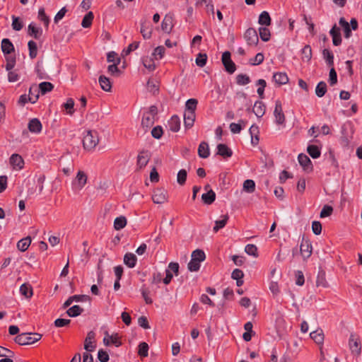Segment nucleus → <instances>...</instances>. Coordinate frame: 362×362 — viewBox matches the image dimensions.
<instances>
[{
	"label": "nucleus",
	"mask_w": 362,
	"mask_h": 362,
	"mask_svg": "<svg viewBox=\"0 0 362 362\" xmlns=\"http://www.w3.org/2000/svg\"><path fill=\"white\" fill-rule=\"evenodd\" d=\"M266 110V106L262 101H256L253 107V112L257 117H262Z\"/></svg>",
	"instance_id": "obj_22"
},
{
	"label": "nucleus",
	"mask_w": 362,
	"mask_h": 362,
	"mask_svg": "<svg viewBox=\"0 0 362 362\" xmlns=\"http://www.w3.org/2000/svg\"><path fill=\"white\" fill-rule=\"evenodd\" d=\"M54 86L50 82H42L39 84V90L42 95L53 90Z\"/></svg>",
	"instance_id": "obj_43"
},
{
	"label": "nucleus",
	"mask_w": 362,
	"mask_h": 362,
	"mask_svg": "<svg viewBox=\"0 0 362 362\" xmlns=\"http://www.w3.org/2000/svg\"><path fill=\"white\" fill-rule=\"evenodd\" d=\"M250 77L246 74H240L236 76V83L240 86H245L250 83Z\"/></svg>",
	"instance_id": "obj_48"
},
{
	"label": "nucleus",
	"mask_w": 362,
	"mask_h": 362,
	"mask_svg": "<svg viewBox=\"0 0 362 362\" xmlns=\"http://www.w3.org/2000/svg\"><path fill=\"white\" fill-rule=\"evenodd\" d=\"M165 47L163 46H158L156 47L153 52V56L157 59H162L165 53Z\"/></svg>",
	"instance_id": "obj_63"
},
{
	"label": "nucleus",
	"mask_w": 362,
	"mask_h": 362,
	"mask_svg": "<svg viewBox=\"0 0 362 362\" xmlns=\"http://www.w3.org/2000/svg\"><path fill=\"white\" fill-rule=\"evenodd\" d=\"M1 51L4 54H10L14 52V46L11 41L8 38H4L1 41Z\"/></svg>",
	"instance_id": "obj_17"
},
{
	"label": "nucleus",
	"mask_w": 362,
	"mask_h": 362,
	"mask_svg": "<svg viewBox=\"0 0 362 362\" xmlns=\"http://www.w3.org/2000/svg\"><path fill=\"white\" fill-rule=\"evenodd\" d=\"M98 358L100 362H107L109 361V355L105 351L100 349L98 352Z\"/></svg>",
	"instance_id": "obj_64"
},
{
	"label": "nucleus",
	"mask_w": 362,
	"mask_h": 362,
	"mask_svg": "<svg viewBox=\"0 0 362 362\" xmlns=\"http://www.w3.org/2000/svg\"><path fill=\"white\" fill-rule=\"evenodd\" d=\"M38 18L43 22L46 28L48 27L49 23V17L45 14V9L44 8H40L38 11Z\"/></svg>",
	"instance_id": "obj_57"
},
{
	"label": "nucleus",
	"mask_w": 362,
	"mask_h": 362,
	"mask_svg": "<svg viewBox=\"0 0 362 362\" xmlns=\"http://www.w3.org/2000/svg\"><path fill=\"white\" fill-rule=\"evenodd\" d=\"M168 127L170 131L177 132L180 129V119L177 115H173L168 121Z\"/></svg>",
	"instance_id": "obj_19"
},
{
	"label": "nucleus",
	"mask_w": 362,
	"mask_h": 362,
	"mask_svg": "<svg viewBox=\"0 0 362 362\" xmlns=\"http://www.w3.org/2000/svg\"><path fill=\"white\" fill-rule=\"evenodd\" d=\"M349 349L353 354L359 356L361 352V346L360 339L354 334H351L349 341Z\"/></svg>",
	"instance_id": "obj_6"
},
{
	"label": "nucleus",
	"mask_w": 362,
	"mask_h": 362,
	"mask_svg": "<svg viewBox=\"0 0 362 362\" xmlns=\"http://www.w3.org/2000/svg\"><path fill=\"white\" fill-rule=\"evenodd\" d=\"M243 189L247 193H252L255 190V182L252 180H246L243 185Z\"/></svg>",
	"instance_id": "obj_35"
},
{
	"label": "nucleus",
	"mask_w": 362,
	"mask_h": 362,
	"mask_svg": "<svg viewBox=\"0 0 362 362\" xmlns=\"http://www.w3.org/2000/svg\"><path fill=\"white\" fill-rule=\"evenodd\" d=\"M10 163L14 168L21 170L23 168L24 161L20 155L14 153L10 158Z\"/></svg>",
	"instance_id": "obj_15"
},
{
	"label": "nucleus",
	"mask_w": 362,
	"mask_h": 362,
	"mask_svg": "<svg viewBox=\"0 0 362 362\" xmlns=\"http://www.w3.org/2000/svg\"><path fill=\"white\" fill-rule=\"evenodd\" d=\"M197 103H198V101L197 99H194V98L188 99L185 103V112H195Z\"/></svg>",
	"instance_id": "obj_33"
},
{
	"label": "nucleus",
	"mask_w": 362,
	"mask_h": 362,
	"mask_svg": "<svg viewBox=\"0 0 362 362\" xmlns=\"http://www.w3.org/2000/svg\"><path fill=\"white\" fill-rule=\"evenodd\" d=\"M258 23L262 25H269L271 24V18L267 11H262L259 16Z\"/></svg>",
	"instance_id": "obj_37"
},
{
	"label": "nucleus",
	"mask_w": 362,
	"mask_h": 362,
	"mask_svg": "<svg viewBox=\"0 0 362 362\" xmlns=\"http://www.w3.org/2000/svg\"><path fill=\"white\" fill-rule=\"evenodd\" d=\"M313 247L311 243L308 240L303 239L300 246V251L304 259H308L312 254Z\"/></svg>",
	"instance_id": "obj_8"
},
{
	"label": "nucleus",
	"mask_w": 362,
	"mask_h": 362,
	"mask_svg": "<svg viewBox=\"0 0 362 362\" xmlns=\"http://www.w3.org/2000/svg\"><path fill=\"white\" fill-rule=\"evenodd\" d=\"M187 175V173L185 170L182 169L179 170L177 175V182H178V184H180V185H184L186 182Z\"/></svg>",
	"instance_id": "obj_58"
},
{
	"label": "nucleus",
	"mask_w": 362,
	"mask_h": 362,
	"mask_svg": "<svg viewBox=\"0 0 362 362\" xmlns=\"http://www.w3.org/2000/svg\"><path fill=\"white\" fill-rule=\"evenodd\" d=\"M142 63H143L144 66H145V68H146L149 71H153L156 68L155 63L153 61V59L151 58H148V57L143 58Z\"/></svg>",
	"instance_id": "obj_59"
},
{
	"label": "nucleus",
	"mask_w": 362,
	"mask_h": 362,
	"mask_svg": "<svg viewBox=\"0 0 362 362\" xmlns=\"http://www.w3.org/2000/svg\"><path fill=\"white\" fill-rule=\"evenodd\" d=\"M346 125H343L341 129V136L340 139L341 145L344 147H347L351 140V135L347 133Z\"/></svg>",
	"instance_id": "obj_18"
},
{
	"label": "nucleus",
	"mask_w": 362,
	"mask_h": 362,
	"mask_svg": "<svg viewBox=\"0 0 362 362\" xmlns=\"http://www.w3.org/2000/svg\"><path fill=\"white\" fill-rule=\"evenodd\" d=\"M244 38L250 46H255L259 42V37L255 29L250 28L246 30Z\"/></svg>",
	"instance_id": "obj_2"
},
{
	"label": "nucleus",
	"mask_w": 362,
	"mask_h": 362,
	"mask_svg": "<svg viewBox=\"0 0 362 362\" xmlns=\"http://www.w3.org/2000/svg\"><path fill=\"white\" fill-rule=\"evenodd\" d=\"M245 126V122L240 120L239 123H231L230 124V129L233 134H238L240 132L243 127Z\"/></svg>",
	"instance_id": "obj_46"
},
{
	"label": "nucleus",
	"mask_w": 362,
	"mask_h": 362,
	"mask_svg": "<svg viewBox=\"0 0 362 362\" xmlns=\"http://www.w3.org/2000/svg\"><path fill=\"white\" fill-rule=\"evenodd\" d=\"M154 122H155V118L153 117V116L150 115L149 114H146V113L144 114L142 120H141V126L144 128H146V129H148L151 126H153Z\"/></svg>",
	"instance_id": "obj_26"
},
{
	"label": "nucleus",
	"mask_w": 362,
	"mask_h": 362,
	"mask_svg": "<svg viewBox=\"0 0 362 362\" xmlns=\"http://www.w3.org/2000/svg\"><path fill=\"white\" fill-rule=\"evenodd\" d=\"M173 27V17L170 15H165L161 23L162 30L166 33H170Z\"/></svg>",
	"instance_id": "obj_13"
},
{
	"label": "nucleus",
	"mask_w": 362,
	"mask_h": 362,
	"mask_svg": "<svg viewBox=\"0 0 362 362\" xmlns=\"http://www.w3.org/2000/svg\"><path fill=\"white\" fill-rule=\"evenodd\" d=\"M207 61V55L206 54L199 53L195 59L196 64L199 67H204Z\"/></svg>",
	"instance_id": "obj_53"
},
{
	"label": "nucleus",
	"mask_w": 362,
	"mask_h": 362,
	"mask_svg": "<svg viewBox=\"0 0 362 362\" xmlns=\"http://www.w3.org/2000/svg\"><path fill=\"white\" fill-rule=\"evenodd\" d=\"M83 312V308L79 305H75L66 310V314L71 317H75L80 315Z\"/></svg>",
	"instance_id": "obj_31"
},
{
	"label": "nucleus",
	"mask_w": 362,
	"mask_h": 362,
	"mask_svg": "<svg viewBox=\"0 0 362 362\" xmlns=\"http://www.w3.org/2000/svg\"><path fill=\"white\" fill-rule=\"evenodd\" d=\"M20 293L27 298H31L33 294L32 286L27 283L23 284L20 287Z\"/></svg>",
	"instance_id": "obj_28"
},
{
	"label": "nucleus",
	"mask_w": 362,
	"mask_h": 362,
	"mask_svg": "<svg viewBox=\"0 0 362 362\" xmlns=\"http://www.w3.org/2000/svg\"><path fill=\"white\" fill-rule=\"evenodd\" d=\"M31 243V239L30 237H26L20 240L17 243V247L20 251L25 252L27 250Z\"/></svg>",
	"instance_id": "obj_32"
},
{
	"label": "nucleus",
	"mask_w": 362,
	"mask_h": 362,
	"mask_svg": "<svg viewBox=\"0 0 362 362\" xmlns=\"http://www.w3.org/2000/svg\"><path fill=\"white\" fill-rule=\"evenodd\" d=\"M217 154L223 158H229L232 156L233 151L226 144H220L217 146Z\"/></svg>",
	"instance_id": "obj_21"
},
{
	"label": "nucleus",
	"mask_w": 362,
	"mask_h": 362,
	"mask_svg": "<svg viewBox=\"0 0 362 362\" xmlns=\"http://www.w3.org/2000/svg\"><path fill=\"white\" fill-rule=\"evenodd\" d=\"M302 59L305 62H310L312 58V49L310 45H305L301 50Z\"/></svg>",
	"instance_id": "obj_42"
},
{
	"label": "nucleus",
	"mask_w": 362,
	"mask_h": 362,
	"mask_svg": "<svg viewBox=\"0 0 362 362\" xmlns=\"http://www.w3.org/2000/svg\"><path fill=\"white\" fill-rule=\"evenodd\" d=\"M87 175L81 170H79L76 175L75 182L79 189H82L87 182Z\"/></svg>",
	"instance_id": "obj_25"
},
{
	"label": "nucleus",
	"mask_w": 362,
	"mask_h": 362,
	"mask_svg": "<svg viewBox=\"0 0 362 362\" xmlns=\"http://www.w3.org/2000/svg\"><path fill=\"white\" fill-rule=\"evenodd\" d=\"M126 225L127 218L123 216L117 217L114 221V228L117 230L124 228Z\"/></svg>",
	"instance_id": "obj_36"
},
{
	"label": "nucleus",
	"mask_w": 362,
	"mask_h": 362,
	"mask_svg": "<svg viewBox=\"0 0 362 362\" xmlns=\"http://www.w3.org/2000/svg\"><path fill=\"white\" fill-rule=\"evenodd\" d=\"M316 284L317 286L327 287L328 283L325 279V274L323 272H319L317 276Z\"/></svg>",
	"instance_id": "obj_54"
},
{
	"label": "nucleus",
	"mask_w": 362,
	"mask_h": 362,
	"mask_svg": "<svg viewBox=\"0 0 362 362\" xmlns=\"http://www.w3.org/2000/svg\"><path fill=\"white\" fill-rule=\"evenodd\" d=\"M151 158V153L148 151L143 150L137 156L136 166L139 169L144 168Z\"/></svg>",
	"instance_id": "obj_5"
},
{
	"label": "nucleus",
	"mask_w": 362,
	"mask_h": 362,
	"mask_svg": "<svg viewBox=\"0 0 362 362\" xmlns=\"http://www.w3.org/2000/svg\"><path fill=\"white\" fill-rule=\"evenodd\" d=\"M95 334L93 331L88 332L84 341V349L87 352H92L95 350V346L93 344Z\"/></svg>",
	"instance_id": "obj_9"
},
{
	"label": "nucleus",
	"mask_w": 362,
	"mask_h": 362,
	"mask_svg": "<svg viewBox=\"0 0 362 362\" xmlns=\"http://www.w3.org/2000/svg\"><path fill=\"white\" fill-rule=\"evenodd\" d=\"M259 33L262 41L267 42L269 40L271 34L268 28L265 27H260L259 28Z\"/></svg>",
	"instance_id": "obj_50"
},
{
	"label": "nucleus",
	"mask_w": 362,
	"mask_h": 362,
	"mask_svg": "<svg viewBox=\"0 0 362 362\" xmlns=\"http://www.w3.org/2000/svg\"><path fill=\"white\" fill-rule=\"evenodd\" d=\"M28 35L35 39H39L42 35V29L37 27L35 23H31L28 27Z\"/></svg>",
	"instance_id": "obj_14"
},
{
	"label": "nucleus",
	"mask_w": 362,
	"mask_h": 362,
	"mask_svg": "<svg viewBox=\"0 0 362 362\" xmlns=\"http://www.w3.org/2000/svg\"><path fill=\"white\" fill-rule=\"evenodd\" d=\"M30 335L31 333H21L15 337L14 341L16 343L21 346L33 344Z\"/></svg>",
	"instance_id": "obj_10"
},
{
	"label": "nucleus",
	"mask_w": 362,
	"mask_h": 362,
	"mask_svg": "<svg viewBox=\"0 0 362 362\" xmlns=\"http://www.w3.org/2000/svg\"><path fill=\"white\" fill-rule=\"evenodd\" d=\"M339 23L344 29V37L346 38H349L351 35V30L349 23L344 18H341Z\"/></svg>",
	"instance_id": "obj_40"
},
{
	"label": "nucleus",
	"mask_w": 362,
	"mask_h": 362,
	"mask_svg": "<svg viewBox=\"0 0 362 362\" xmlns=\"http://www.w3.org/2000/svg\"><path fill=\"white\" fill-rule=\"evenodd\" d=\"M198 155L202 158H206L210 155L209 147L206 142L202 141L198 147Z\"/></svg>",
	"instance_id": "obj_23"
},
{
	"label": "nucleus",
	"mask_w": 362,
	"mask_h": 362,
	"mask_svg": "<svg viewBox=\"0 0 362 362\" xmlns=\"http://www.w3.org/2000/svg\"><path fill=\"white\" fill-rule=\"evenodd\" d=\"M298 160L300 165H302L304 168H308L311 165V160L309 157L304 154L300 153L298 156Z\"/></svg>",
	"instance_id": "obj_45"
},
{
	"label": "nucleus",
	"mask_w": 362,
	"mask_h": 362,
	"mask_svg": "<svg viewBox=\"0 0 362 362\" xmlns=\"http://www.w3.org/2000/svg\"><path fill=\"white\" fill-rule=\"evenodd\" d=\"M322 54L324 59L326 60L327 64L329 66H333L334 64V55L332 52L327 49H325L322 51Z\"/></svg>",
	"instance_id": "obj_49"
},
{
	"label": "nucleus",
	"mask_w": 362,
	"mask_h": 362,
	"mask_svg": "<svg viewBox=\"0 0 362 362\" xmlns=\"http://www.w3.org/2000/svg\"><path fill=\"white\" fill-rule=\"evenodd\" d=\"M93 13L92 11H89L87 14L83 17L81 25L83 28H89L91 25L93 19Z\"/></svg>",
	"instance_id": "obj_47"
},
{
	"label": "nucleus",
	"mask_w": 362,
	"mask_h": 362,
	"mask_svg": "<svg viewBox=\"0 0 362 362\" xmlns=\"http://www.w3.org/2000/svg\"><path fill=\"white\" fill-rule=\"evenodd\" d=\"M205 257L206 256L204 252L202 250L197 249L192 252L191 259L194 261L201 263L205 259Z\"/></svg>",
	"instance_id": "obj_41"
},
{
	"label": "nucleus",
	"mask_w": 362,
	"mask_h": 362,
	"mask_svg": "<svg viewBox=\"0 0 362 362\" xmlns=\"http://www.w3.org/2000/svg\"><path fill=\"white\" fill-rule=\"evenodd\" d=\"M222 62L225 66L226 70L229 74H233L235 71V64L230 59V53L228 51H226L222 54Z\"/></svg>",
	"instance_id": "obj_3"
},
{
	"label": "nucleus",
	"mask_w": 362,
	"mask_h": 362,
	"mask_svg": "<svg viewBox=\"0 0 362 362\" xmlns=\"http://www.w3.org/2000/svg\"><path fill=\"white\" fill-rule=\"evenodd\" d=\"M99 142V139L95 132L88 131L83 139V145L86 150L91 151L95 148Z\"/></svg>",
	"instance_id": "obj_1"
},
{
	"label": "nucleus",
	"mask_w": 362,
	"mask_h": 362,
	"mask_svg": "<svg viewBox=\"0 0 362 362\" xmlns=\"http://www.w3.org/2000/svg\"><path fill=\"white\" fill-rule=\"evenodd\" d=\"M138 354L141 357H146L148 354V345L146 342H141L139 344Z\"/></svg>",
	"instance_id": "obj_51"
},
{
	"label": "nucleus",
	"mask_w": 362,
	"mask_h": 362,
	"mask_svg": "<svg viewBox=\"0 0 362 362\" xmlns=\"http://www.w3.org/2000/svg\"><path fill=\"white\" fill-rule=\"evenodd\" d=\"M29 49V57L30 59H35L37 54V47L35 42L30 40L28 43Z\"/></svg>",
	"instance_id": "obj_44"
},
{
	"label": "nucleus",
	"mask_w": 362,
	"mask_h": 362,
	"mask_svg": "<svg viewBox=\"0 0 362 362\" xmlns=\"http://www.w3.org/2000/svg\"><path fill=\"white\" fill-rule=\"evenodd\" d=\"M28 128L30 132L38 134L42 130V124L38 119L33 118L28 122Z\"/></svg>",
	"instance_id": "obj_11"
},
{
	"label": "nucleus",
	"mask_w": 362,
	"mask_h": 362,
	"mask_svg": "<svg viewBox=\"0 0 362 362\" xmlns=\"http://www.w3.org/2000/svg\"><path fill=\"white\" fill-rule=\"evenodd\" d=\"M311 339H313L317 344H322L324 341V333L321 329L312 332L310 334Z\"/></svg>",
	"instance_id": "obj_27"
},
{
	"label": "nucleus",
	"mask_w": 362,
	"mask_h": 362,
	"mask_svg": "<svg viewBox=\"0 0 362 362\" xmlns=\"http://www.w3.org/2000/svg\"><path fill=\"white\" fill-rule=\"evenodd\" d=\"M333 211V208L329 205H325L320 212V218H325L329 216Z\"/></svg>",
	"instance_id": "obj_62"
},
{
	"label": "nucleus",
	"mask_w": 362,
	"mask_h": 362,
	"mask_svg": "<svg viewBox=\"0 0 362 362\" xmlns=\"http://www.w3.org/2000/svg\"><path fill=\"white\" fill-rule=\"evenodd\" d=\"M120 63V58H117V61L112 65L108 66L107 70L108 71L114 75V74H119L120 71L119 70L117 65Z\"/></svg>",
	"instance_id": "obj_60"
},
{
	"label": "nucleus",
	"mask_w": 362,
	"mask_h": 362,
	"mask_svg": "<svg viewBox=\"0 0 362 362\" xmlns=\"http://www.w3.org/2000/svg\"><path fill=\"white\" fill-rule=\"evenodd\" d=\"M264 58L262 53H257L254 58L250 59V64L253 66L259 65L263 62Z\"/></svg>",
	"instance_id": "obj_61"
},
{
	"label": "nucleus",
	"mask_w": 362,
	"mask_h": 362,
	"mask_svg": "<svg viewBox=\"0 0 362 362\" xmlns=\"http://www.w3.org/2000/svg\"><path fill=\"white\" fill-rule=\"evenodd\" d=\"M196 118L195 112H184V125L185 129H190L193 127Z\"/></svg>",
	"instance_id": "obj_12"
},
{
	"label": "nucleus",
	"mask_w": 362,
	"mask_h": 362,
	"mask_svg": "<svg viewBox=\"0 0 362 362\" xmlns=\"http://www.w3.org/2000/svg\"><path fill=\"white\" fill-rule=\"evenodd\" d=\"M152 200L158 204L165 203L167 200V192L163 189H156L153 192Z\"/></svg>",
	"instance_id": "obj_7"
},
{
	"label": "nucleus",
	"mask_w": 362,
	"mask_h": 362,
	"mask_svg": "<svg viewBox=\"0 0 362 362\" xmlns=\"http://www.w3.org/2000/svg\"><path fill=\"white\" fill-rule=\"evenodd\" d=\"M202 199L205 204L210 205L216 199V193L212 189H209L206 193L202 194Z\"/></svg>",
	"instance_id": "obj_24"
},
{
	"label": "nucleus",
	"mask_w": 362,
	"mask_h": 362,
	"mask_svg": "<svg viewBox=\"0 0 362 362\" xmlns=\"http://www.w3.org/2000/svg\"><path fill=\"white\" fill-rule=\"evenodd\" d=\"M100 86L101 88L105 91H110L112 88V85L110 81V79L105 76H100L98 79Z\"/></svg>",
	"instance_id": "obj_29"
},
{
	"label": "nucleus",
	"mask_w": 362,
	"mask_h": 362,
	"mask_svg": "<svg viewBox=\"0 0 362 362\" xmlns=\"http://www.w3.org/2000/svg\"><path fill=\"white\" fill-rule=\"evenodd\" d=\"M137 262L136 256L131 252H127L124 256V263L129 268H134Z\"/></svg>",
	"instance_id": "obj_20"
},
{
	"label": "nucleus",
	"mask_w": 362,
	"mask_h": 362,
	"mask_svg": "<svg viewBox=\"0 0 362 362\" xmlns=\"http://www.w3.org/2000/svg\"><path fill=\"white\" fill-rule=\"evenodd\" d=\"M273 80L279 85H284L288 82V77L285 72H276L273 75Z\"/></svg>",
	"instance_id": "obj_16"
},
{
	"label": "nucleus",
	"mask_w": 362,
	"mask_h": 362,
	"mask_svg": "<svg viewBox=\"0 0 362 362\" xmlns=\"http://www.w3.org/2000/svg\"><path fill=\"white\" fill-rule=\"evenodd\" d=\"M307 152L313 158H317L321 154L319 147L315 145H309L307 148Z\"/></svg>",
	"instance_id": "obj_39"
},
{
	"label": "nucleus",
	"mask_w": 362,
	"mask_h": 362,
	"mask_svg": "<svg viewBox=\"0 0 362 362\" xmlns=\"http://www.w3.org/2000/svg\"><path fill=\"white\" fill-rule=\"evenodd\" d=\"M327 92V84L324 81H320L317 83L315 88V94L317 97H323Z\"/></svg>",
	"instance_id": "obj_38"
},
{
	"label": "nucleus",
	"mask_w": 362,
	"mask_h": 362,
	"mask_svg": "<svg viewBox=\"0 0 362 362\" xmlns=\"http://www.w3.org/2000/svg\"><path fill=\"white\" fill-rule=\"evenodd\" d=\"M274 115L276 124H283L285 122L286 119L283 112L282 105L281 101L279 100L275 102Z\"/></svg>",
	"instance_id": "obj_4"
},
{
	"label": "nucleus",
	"mask_w": 362,
	"mask_h": 362,
	"mask_svg": "<svg viewBox=\"0 0 362 362\" xmlns=\"http://www.w3.org/2000/svg\"><path fill=\"white\" fill-rule=\"evenodd\" d=\"M140 32L144 39H149L152 35V28L146 26L145 22H141Z\"/></svg>",
	"instance_id": "obj_34"
},
{
	"label": "nucleus",
	"mask_w": 362,
	"mask_h": 362,
	"mask_svg": "<svg viewBox=\"0 0 362 362\" xmlns=\"http://www.w3.org/2000/svg\"><path fill=\"white\" fill-rule=\"evenodd\" d=\"M228 218L229 217L227 214L221 216V220H217L215 221V226L213 228L214 231L216 233L218 231V230L225 227L228 221Z\"/></svg>",
	"instance_id": "obj_30"
},
{
	"label": "nucleus",
	"mask_w": 362,
	"mask_h": 362,
	"mask_svg": "<svg viewBox=\"0 0 362 362\" xmlns=\"http://www.w3.org/2000/svg\"><path fill=\"white\" fill-rule=\"evenodd\" d=\"M245 252L247 255L255 257L258 256L257 247L256 245H255L253 244L247 245L245 247Z\"/></svg>",
	"instance_id": "obj_56"
},
{
	"label": "nucleus",
	"mask_w": 362,
	"mask_h": 362,
	"mask_svg": "<svg viewBox=\"0 0 362 362\" xmlns=\"http://www.w3.org/2000/svg\"><path fill=\"white\" fill-rule=\"evenodd\" d=\"M257 85L259 86V88L257 90V93L260 98H264V88L267 86V82L264 79H259L257 81Z\"/></svg>",
	"instance_id": "obj_52"
},
{
	"label": "nucleus",
	"mask_w": 362,
	"mask_h": 362,
	"mask_svg": "<svg viewBox=\"0 0 362 362\" xmlns=\"http://www.w3.org/2000/svg\"><path fill=\"white\" fill-rule=\"evenodd\" d=\"M12 28L16 31L21 30L23 27L22 21H21L18 17H16L15 16H12Z\"/></svg>",
	"instance_id": "obj_55"
}]
</instances>
